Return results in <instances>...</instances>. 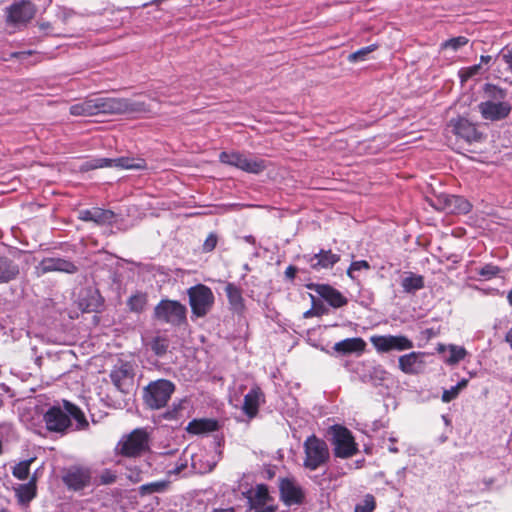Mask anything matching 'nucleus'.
<instances>
[{
	"label": "nucleus",
	"mask_w": 512,
	"mask_h": 512,
	"mask_svg": "<svg viewBox=\"0 0 512 512\" xmlns=\"http://www.w3.org/2000/svg\"><path fill=\"white\" fill-rule=\"evenodd\" d=\"M175 389V384L168 379L151 381L143 388V402L151 410L162 409L167 406Z\"/></svg>",
	"instance_id": "1"
},
{
	"label": "nucleus",
	"mask_w": 512,
	"mask_h": 512,
	"mask_svg": "<svg viewBox=\"0 0 512 512\" xmlns=\"http://www.w3.org/2000/svg\"><path fill=\"white\" fill-rule=\"evenodd\" d=\"M153 319L159 323L180 327L187 324V308L177 300L162 299L154 307Z\"/></svg>",
	"instance_id": "2"
},
{
	"label": "nucleus",
	"mask_w": 512,
	"mask_h": 512,
	"mask_svg": "<svg viewBox=\"0 0 512 512\" xmlns=\"http://www.w3.org/2000/svg\"><path fill=\"white\" fill-rule=\"evenodd\" d=\"M303 449L305 454L303 466L310 471L317 470L329 461L330 452L327 443L315 434L306 438Z\"/></svg>",
	"instance_id": "3"
},
{
	"label": "nucleus",
	"mask_w": 512,
	"mask_h": 512,
	"mask_svg": "<svg viewBox=\"0 0 512 512\" xmlns=\"http://www.w3.org/2000/svg\"><path fill=\"white\" fill-rule=\"evenodd\" d=\"M332 435L331 442L334 446V456L341 459L351 458L358 452L352 432L343 425L335 424L329 428Z\"/></svg>",
	"instance_id": "4"
},
{
	"label": "nucleus",
	"mask_w": 512,
	"mask_h": 512,
	"mask_svg": "<svg viewBox=\"0 0 512 512\" xmlns=\"http://www.w3.org/2000/svg\"><path fill=\"white\" fill-rule=\"evenodd\" d=\"M192 316L205 317L212 309L215 297L210 287L197 284L187 290Z\"/></svg>",
	"instance_id": "5"
},
{
	"label": "nucleus",
	"mask_w": 512,
	"mask_h": 512,
	"mask_svg": "<svg viewBox=\"0 0 512 512\" xmlns=\"http://www.w3.org/2000/svg\"><path fill=\"white\" fill-rule=\"evenodd\" d=\"M94 112L97 114L135 113L143 110V105L126 98L95 97Z\"/></svg>",
	"instance_id": "6"
},
{
	"label": "nucleus",
	"mask_w": 512,
	"mask_h": 512,
	"mask_svg": "<svg viewBox=\"0 0 512 512\" xmlns=\"http://www.w3.org/2000/svg\"><path fill=\"white\" fill-rule=\"evenodd\" d=\"M149 449V436L144 429H134L117 445L118 454L128 458L141 456Z\"/></svg>",
	"instance_id": "7"
},
{
	"label": "nucleus",
	"mask_w": 512,
	"mask_h": 512,
	"mask_svg": "<svg viewBox=\"0 0 512 512\" xmlns=\"http://www.w3.org/2000/svg\"><path fill=\"white\" fill-rule=\"evenodd\" d=\"M109 377L114 387L128 394L134 386L135 365L130 361L118 359L113 365Z\"/></svg>",
	"instance_id": "8"
},
{
	"label": "nucleus",
	"mask_w": 512,
	"mask_h": 512,
	"mask_svg": "<svg viewBox=\"0 0 512 512\" xmlns=\"http://www.w3.org/2000/svg\"><path fill=\"white\" fill-rule=\"evenodd\" d=\"M36 9L30 1H18L6 8V22L9 26H25L35 15Z\"/></svg>",
	"instance_id": "9"
},
{
	"label": "nucleus",
	"mask_w": 512,
	"mask_h": 512,
	"mask_svg": "<svg viewBox=\"0 0 512 512\" xmlns=\"http://www.w3.org/2000/svg\"><path fill=\"white\" fill-rule=\"evenodd\" d=\"M370 342L379 353L412 349L413 342L404 335H374Z\"/></svg>",
	"instance_id": "10"
},
{
	"label": "nucleus",
	"mask_w": 512,
	"mask_h": 512,
	"mask_svg": "<svg viewBox=\"0 0 512 512\" xmlns=\"http://www.w3.org/2000/svg\"><path fill=\"white\" fill-rule=\"evenodd\" d=\"M279 492L280 499L287 506L302 505L305 502V492L293 478L280 479Z\"/></svg>",
	"instance_id": "11"
},
{
	"label": "nucleus",
	"mask_w": 512,
	"mask_h": 512,
	"mask_svg": "<svg viewBox=\"0 0 512 512\" xmlns=\"http://www.w3.org/2000/svg\"><path fill=\"white\" fill-rule=\"evenodd\" d=\"M78 270L79 268L74 262L60 257H45L37 266L38 275H44L51 272L75 274Z\"/></svg>",
	"instance_id": "12"
},
{
	"label": "nucleus",
	"mask_w": 512,
	"mask_h": 512,
	"mask_svg": "<svg viewBox=\"0 0 512 512\" xmlns=\"http://www.w3.org/2000/svg\"><path fill=\"white\" fill-rule=\"evenodd\" d=\"M46 429L50 432L64 434L71 426L69 416L59 406L50 407L43 415Z\"/></svg>",
	"instance_id": "13"
},
{
	"label": "nucleus",
	"mask_w": 512,
	"mask_h": 512,
	"mask_svg": "<svg viewBox=\"0 0 512 512\" xmlns=\"http://www.w3.org/2000/svg\"><path fill=\"white\" fill-rule=\"evenodd\" d=\"M306 288L316 292L331 307L337 309L348 303V299L336 288L329 284L309 283Z\"/></svg>",
	"instance_id": "14"
},
{
	"label": "nucleus",
	"mask_w": 512,
	"mask_h": 512,
	"mask_svg": "<svg viewBox=\"0 0 512 512\" xmlns=\"http://www.w3.org/2000/svg\"><path fill=\"white\" fill-rule=\"evenodd\" d=\"M303 259L312 270L320 271L322 269H332L340 261V255L333 253L331 249H320L318 253L313 255H303Z\"/></svg>",
	"instance_id": "15"
},
{
	"label": "nucleus",
	"mask_w": 512,
	"mask_h": 512,
	"mask_svg": "<svg viewBox=\"0 0 512 512\" xmlns=\"http://www.w3.org/2000/svg\"><path fill=\"white\" fill-rule=\"evenodd\" d=\"M62 480L68 489L78 491L90 484L91 473L88 468L74 466L65 472Z\"/></svg>",
	"instance_id": "16"
},
{
	"label": "nucleus",
	"mask_w": 512,
	"mask_h": 512,
	"mask_svg": "<svg viewBox=\"0 0 512 512\" xmlns=\"http://www.w3.org/2000/svg\"><path fill=\"white\" fill-rule=\"evenodd\" d=\"M247 498L250 509H254L255 512H275L276 510L275 506L268 505L272 501V497L266 484H258L254 493L247 496Z\"/></svg>",
	"instance_id": "17"
},
{
	"label": "nucleus",
	"mask_w": 512,
	"mask_h": 512,
	"mask_svg": "<svg viewBox=\"0 0 512 512\" xmlns=\"http://www.w3.org/2000/svg\"><path fill=\"white\" fill-rule=\"evenodd\" d=\"M448 126L453 128V132L456 136L469 143L479 142L483 138V134L478 131L476 125L465 118L452 120L449 122Z\"/></svg>",
	"instance_id": "18"
},
{
	"label": "nucleus",
	"mask_w": 512,
	"mask_h": 512,
	"mask_svg": "<svg viewBox=\"0 0 512 512\" xmlns=\"http://www.w3.org/2000/svg\"><path fill=\"white\" fill-rule=\"evenodd\" d=\"M78 218L84 222H94L97 225H112L116 221V214L110 209L92 207L79 211Z\"/></svg>",
	"instance_id": "19"
},
{
	"label": "nucleus",
	"mask_w": 512,
	"mask_h": 512,
	"mask_svg": "<svg viewBox=\"0 0 512 512\" xmlns=\"http://www.w3.org/2000/svg\"><path fill=\"white\" fill-rule=\"evenodd\" d=\"M478 109L482 117L490 121H498L506 118L510 111L511 105L508 102H491L482 101L478 105Z\"/></svg>",
	"instance_id": "20"
},
{
	"label": "nucleus",
	"mask_w": 512,
	"mask_h": 512,
	"mask_svg": "<svg viewBox=\"0 0 512 512\" xmlns=\"http://www.w3.org/2000/svg\"><path fill=\"white\" fill-rule=\"evenodd\" d=\"M264 402V393L259 386H254L244 396L242 410L249 418H254L259 412L260 403Z\"/></svg>",
	"instance_id": "21"
},
{
	"label": "nucleus",
	"mask_w": 512,
	"mask_h": 512,
	"mask_svg": "<svg viewBox=\"0 0 512 512\" xmlns=\"http://www.w3.org/2000/svg\"><path fill=\"white\" fill-rule=\"evenodd\" d=\"M421 352H411L402 355L398 359L399 369L409 375L418 374L423 368V361L421 360Z\"/></svg>",
	"instance_id": "22"
},
{
	"label": "nucleus",
	"mask_w": 512,
	"mask_h": 512,
	"mask_svg": "<svg viewBox=\"0 0 512 512\" xmlns=\"http://www.w3.org/2000/svg\"><path fill=\"white\" fill-rule=\"evenodd\" d=\"M225 293L230 309L237 314H242L245 310V301L242 295V289L236 284L228 282L225 286Z\"/></svg>",
	"instance_id": "23"
},
{
	"label": "nucleus",
	"mask_w": 512,
	"mask_h": 512,
	"mask_svg": "<svg viewBox=\"0 0 512 512\" xmlns=\"http://www.w3.org/2000/svg\"><path fill=\"white\" fill-rule=\"evenodd\" d=\"M15 495L18 503L21 505L29 504L37 495V476L33 474L28 483L20 484L15 489Z\"/></svg>",
	"instance_id": "24"
},
{
	"label": "nucleus",
	"mask_w": 512,
	"mask_h": 512,
	"mask_svg": "<svg viewBox=\"0 0 512 512\" xmlns=\"http://www.w3.org/2000/svg\"><path fill=\"white\" fill-rule=\"evenodd\" d=\"M219 428L218 421L211 418L193 419L186 427L189 434L201 435L217 431Z\"/></svg>",
	"instance_id": "25"
},
{
	"label": "nucleus",
	"mask_w": 512,
	"mask_h": 512,
	"mask_svg": "<svg viewBox=\"0 0 512 512\" xmlns=\"http://www.w3.org/2000/svg\"><path fill=\"white\" fill-rule=\"evenodd\" d=\"M63 408L70 420H75L76 430H86L89 427V422L79 406L68 400H63Z\"/></svg>",
	"instance_id": "26"
},
{
	"label": "nucleus",
	"mask_w": 512,
	"mask_h": 512,
	"mask_svg": "<svg viewBox=\"0 0 512 512\" xmlns=\"http://www.w3.org/2000/svg\"><path fill=\"white\" fill-rule=\"evenodd\" d=\"M116 167L118 169L127 170H143L147 168L146 162H95V164L85 165L81 167V171H88L91 169H98L103 167Z\"/></svg>",
	"instance_id": "27"
},
{
	"label": "nucleus",
	"mask_w": 512,
	"mask_h": 512,
	"mask_svg": "<svg viewBox=\"0 0 512 512\" xmlns=\"http://www.w3.org/2000/svg\"><path fill=\"white\" fill-rule=\"evenodd\" d=\"M366 343L362 338H347L335 343L334 350L342 354H350L354 352H363Z\"/></svg>",
	"instance_id": "28"
},
{
	"label": "nucleus",
	"mask_w": 512,
	"mask_h": 512,
	"mask_svg": "<svg viewBox=\"0 0 512 512\" xmlns=\"http://www.w3.org/2000/svg\"><path fill=\"white\" fill-rule=\"evenodd\" d=\"M19 274V267L13 260L0 256V283L14 280Z\"/></svg>",
	"instance_id": "29"
},
{
	"label": "nucleus",
	"mask_w": 512,
	"mask_h": 512,
	"mask_svg": "<svg viewBox=\"0 0 512 512\" xmlns=\"http://www.w3.org/2000/svg\"><path fill=\"white\" fill-rule=\"evenodd\" d=\"M402 279L401 286L406 293H414L425 287L424 277L413 272L406 273Z\"/></svg>",
	"instance_id": "30"
},
{
	"label": "nucleus",
	"mask_w": 512,
	"mask_h": 512,
	"mask_svg": "<svg viewBox=\"0 0 512 512\" xmlns=\"http://www.w3.org/2000/svg\"><path fill=\"white\" fill-rule=\"evenodd\" d=\"M484 92V101H491V102H505L504 99L506 97V90L493 85V84H485L483 88Z\"/></svg>",
	"instance_id": "31"
},
{
	"label": "nucleus",
	"mask_w": 512,
	"mask_h": 512,
	"mask_svg": "<svg viewBox=\"0 0 512 512\" xmlns=\"http://www.w3.org/2000/svg\"><path fill=\"white\" fill-rule=\"evenodd\" d=\"M70 113L74 116H93L94 102L93 98L85 99L84 101L74 104L70 107Z\"/></svg>",
	"instance_id": "32"
},
{
	"label": "nucleus",
	"mask_w": 512,
	"mask_h": 512,
	"mask_svg": "<svg viewBox=\"0 0 512 512\" xmlns=\"http://www.w3.org/2000/svg\"><path fill=\"white\" fill-rule=\"evenodd\" d=\"M35 457L20 461L12 468V475L18 480H26L30 475L31 464L35 461Z\"/></svg>",
	"instance_id": "33"
},
{
	"label": "nucleus",
	"mask_w": 512,
	"mask_h": 512,
	"mask_svg": "<svg viewBox=\"0 0 512 512\" xmlns=\"http://www.w3.org/2000/svg\"><path fill=\"white\" fill-rule=\"evenodd\" d=\"M147 304V296L144 293H136L129 297L127 306L130 311L141 313Z\"/></svg>",
	"instance_id": "34"
},
{
	"label": "nucleus",
	"mask_w": 512,
	"mask_h": 512,
	"mask_svg": "<svg viewBox=\"0 0 512 512\" xmlns=\"http://www.w3.org/2000/svg\"><path fill=\"white\" fill-rule=\"evenodd\" d=\"M168 485L169 482L165 480L143 484L139 487V494L144 496L153 493H161L167 489Z\"/></svg>",
	"instance_id": "35"
},
{
	"label": "nucleus",
	"mask_w": 512,
	"mask_h": 512,
	"mask_svg": "<svg viewBox=\"0 0 512 512\" xmlns=\"http://www.w3.org/2000/svg\"><path fill=\"white\" fill-rule=\"evenodd\" d=\"M150 348L153 353L161 357L166 354L169 347V339L166 336H155L150 342Z\"/></svg>",
	"instance_id": "36"
},
{
	"label": "nucleus",
	"mask_w": 512,
	"mask_h": 512,
	"mask_svg": "<svg viewBox=\"0 0 512 512\" xmlns=\"http://www.w3.org/2000/svg\"><path fill=\"white\" fill-rule=\"evenodd\" d=\"M248 173H260L264 170V162H225Z\"/></svg>",
	"instance_id": "37"
},
{
	"label": "nucleus",
	"mask_w": 512,
	"mask_h": 512,
	"mask_svg": "<svg viewBox=\"0 0 512 512\" xmlns=\"http://www.w3.org/2000/svg\"><path fill=\"white\" fill-rule=\"evenodd\" d=\"M449 353L450 355L446 360V363L449 365H455L459 363L467 355V351L464 347L453 344L449 345Z\"/></svg>",
	"instance_id": "38"
},
{
	"label": "nucleus",
	"mask_w": 512,
	"mask_h": 512,
	"mask_svg": "<svg viewBox=\"0 0 512 512\" xmlns=\"http://www.w3.org/2000/svg\"><path fill=\"white\" fill-rule=\"evenodd\" d=\"M500 268L492 263L486 264L477 270V274L482 280H490L500 273Z\"/></svg>",
	"instance_id": "39"
},
{
	"label": "nucleus",
	"mask_w": 512,
	"mask_h": 512,
	"mask_svg": "<svg viewBox=\"0 0 512 512\" xmlns=\"http://www.w3.org/2000/svg\"><path fill=\"white\" fill-rule=\"evenodd\" d=\"M182 402L173 403L170 408H168L164 413L160 415V418L168 421L178 420L181 417V412L183 410Z\"/></svg>",
	"instance_id": "40"
},
{
	"label": "nucleus",
	"mask_w": 512,
	"mask_h": 512,
	"mask_svg": "<svg viewBox=\"0 0 512 512\" xmlns=\"http://www.w3.org/2000/svg\"><path fill=\"white\" fill-rule=\"evenodd\" d=\"M376 507L375 498L371 494H367L364 500L355 506L354 512H373Z\"/></svg>",
	"instance_id": "41"
},
{
	"label": "nucleus",
	"mask_w": 512,
	"mask_h": 512,
	"mask_svg": "<svg viewBox=\"0 0 512 512\" xmlns=\"http://www.w3.org/2000/svg\"><path fill=\"white\" fill-rule=\"evenodd\" d=\"M454 206V211H464L469 212L472 208V205L469 201L462 197H456L453 196L452 199H450V206Z\"/></svg>",
	"instance_id": "42"
},
{
	"label": "nucleus",
	"mask_w": 512,
	"mask_h": 512,
	"mask_svg": "<svg viewBox=\"0 0 512 512\" xmlns=\"http://www.w3.org/2000/svg\"><path fill=\"white\" fill-rule=\"evenodd\" d=\"M371 268L370 264L368 261L366 260H358V261H353L349 268L347 269L346 271V274L349 278L351 279H354V275L353 273L355 271H360V270H369Z\"/></svg>",
	"instance_id": "43"
},
{
	"label": "nucleus",
	"mask_w": 512,
	"mask_h": 512,
	"mask_svg": "<svg viewBox=\"0 0 512 512\" xmlns=\"http://www.w3.org/2000/svg\"><path fill=\"white\" fill-rule=\"evenodd\" d=\"M468 43V39L464 36H459L455 38H451L445 41L442 44V48L444 49H452L453 51L458 50L460 47L466 45Z\"/></svg>",
	"instance_id": "44"
},
{
	"label": "nucleus",
	"mask_w": 512,
	"mask_h": 512,
	"mask_svg": "<svg viewBox=\"0 0 512 512\" xmlns=\"http://www.w3.org/2000/svg\"><path fill=\"white\" fill-rule=\"evenodd\" d=\"M375 49V46L374 45H370V46H367V47H363L359 50H357L356 52L354 53H351L349 56H348V60L350 62H357V61H363L365 60V56L369 53H371L373 50Z\"/></svg>",
	"instance_id": "45"
},
{
	"label": "nucleus",
	"mask_w": 512,
	"mask_h": 512,
	"mask_svg": "<svg viewBox=\"0 0 512 512\" xmlns=\"http://www.w3.org/2000/svg\"><path fill=\"white\" fill-rule=\"evenodd\" d=\"M117 474L111 469H104L99 475V483L101 485H109L115 483Z\"/></svg>",
	"instance_id": "46"
},
{
	"label": "nucleus",
	"mask_w": 512,
	"mask_h": 512,
	"mask_svg": "<svg viewBox=\"0 0 512 512\" xmlns=\"http://www.w3.org/2000/svg\"><path fill=\"white\" fill-rule=\"evenodd\" d=\"M218 243V236L216 233L211 232L207 238L205 239L203 245H202V251L204 253H210L212 252Z\"/></svg>",
	"instance_id": "47"
},
{
	"label": "nucleus",
	"mask_w": 512,
	"mask_h": 512,
	"mask_svg": "<svg viewBox=\"0 0 512 512\" xmlns=\"http://www.w3.org/2000/svg\"><path fill=\"white\" fill-rule=\"evenodd\" d=\"M127 478L132 483H138L142 480V470L138 467L128 468Z\"/></svg>",
	"instance_id": "48"
},
{
	"label": "nucleus",
	"mask_w": 512,
	"mask_h": 512,
	"mask_svg": "<svg viewBox=\"0 0 512 512\" xmlns=\"http://www.w3.org/2000/svg\"><path fill=\"white\" fill-rule=\"evenodd\" d=\"M458 394L459 391L456 388V386H452L450 389L443 391L441 399L443 402L449 403L455 398H457Z\"/></svg>",
	"instance_id": "49"
},
{
	"label": "nucleus",
	"mask_w": 512,
	"mask_h": 512,
	"mask_svg": "<svg viewBox=\"0 0 512 512\" xmlns=\"http://www.w3.org/2000/svg\"><path fill=\"white\" fill-rule=\"evenodd\" d=\"M479 69L480 65H473L471 67H467L460 71V76L462 77V80H467L468 78L475 76L478 73Z\"/></svg>",
	"instance_id": "50"
},
{
	"label": "nucleus",
	"mask_w": 512,
	"mask_h": 512,
	"mask_svg": "<svg viewBox=\"0 0 512 512\" xmlns=\"http://www.w3.org/2000/svg\"><path fill=\"white\" fill-rule=\"evenodd\" d=\"M312 312L313 316H322L328 312L327 308L324 306L322 302H316L315 298L312 296Z\"/></svg>",
	"instance_id": "51"
},
{
	"label": "nucleus",
	"mask_w": 512,
	"mask_h": 512,
	"mask_svg": "<svg viewBox=\"0 0 512 512\" xmlns=\"http://www.w3.org/2000/svg\"><path fill=\"white\" fill-rule=\"evenodd\" d=\"M219 158H220V160H237V161L246 160L245 158H242V155H240L236 152L228 153L226 151L221 152L219 155Z\"/></svg>",
	"instance_id": "52"
},
{
	"label": "nucleus",
	"mask_w": 512,
	"mask_h": 512,
	"mask_svg": "<svg viewBox=\"0 0 512 512\" xmlns=\"http://www.w3.org/2000/svg\"><path fill=\"white\" fill-rule=\"evenodd\" d=\"M187 467V461L184 460L183 462H180L175 465V467L171 470L167 471L168 476L171 475H179L183 470H185Z\"/></svg>",
	"instance_id": "53"
},
{
	"label": "nucleus",
	"mask_w": 512,
	"mask_h": 512,
	"mask_svg": "<svg viewBox=\"0 0 512 512\" xmlns=\"http://www.w3.org/2000/svg\"><path fill=\"white\" fill-rule=\"evenodd\" d=\"M297 272H298V268L296 266L289 265L285 269L284 274H285L286 279L293 281L296 277Z\"/></svg>",
	"instance_id": "54"
},
{
	"label": "nucleus",
	"mask_w": 512,
	"mask_h": 512,
	"mask_svg": "<svg viewBox=\"0 0 512 512\" xmlns=\"http://www.w3.org/2000/svg\"><path fill=\"white\" fill-rule=\"evenodd\" d=\"M503 61L507 64L508 69L512 72V51L503 54Z\"/></svg>",
	"instance_id": "55"
},
{
	"label": "nucleus",
	"mask_w": 512,
	"mask_h": 512,
	"mask_svg": "<svg viewBox=\"0 0 512 512\" xmlns=\"http://www.w3.org/2000/svg\"><path fill=\"white\" fill-rule=\"evenodd\" d=\"M211 512H236L234 507L214 508Z\"/></svg>",
	"instance_id": "56"
},
{
	"label": "nucleus",
	"mask_w": 512,
	"mask_h": 512,
	"mask_svg": "<svg viewBox=\"0 0 512 512\" xmlns=\"http://www.w3.org/2000/svg\"><path fill=\"white\" fill-rule=\"evenodd\" d=\"M505 341L510 345V347L512 349V327L506 333Z\"/></svg>",
	"instance_id": "57"
},
{
	"label": "nucleus",
	"mask_w": 512,
	"mask_h": 512,
	"mask_svg": "<svg viewBox=\"0 0 512 512\" xmlns=\"http://www.w3.org/2000/svg\"><path fill=\"white\" fill-rule=\"evenodd\" d=\"M467 384H468V380L467 379H462L455 386L458 389V391L460 392V390L465 388L467 386Z\"/></svg>",
	"instance_id": "58"
},
{
	"label": "nucleus",
	"mask_w": 512,
	"mask_h": 512,
	"mask_svg": "<svg viewBox=\"0 0 512 512\" xmlns=\"http://www.w3.org/2000/svg\"><path fill=\"white\" fill-rule=\"evenodd\" d=\"M480 59H481L482 63H486L487 64V63H489L491 61V56H489V55H482Z\"/></svg>",
	"instance_id": "59"
},
{
	"label": "nucleus",
	"mask_w": 512,
	"mask_h": 512,
	"mask_svg": "<svg viewBox=\"0 0 512 512\" xmlns=\"http://www.w3.org/2000/svg\"><path fill=\"white\" fill-rule=\"evenodd\" d=\"M507 301L510 306H512V289L507 294Z\"/></svg>",
	"instance_id": "60"
},
{
	"label": "nucleus",
	"mask_w": 512,
	"mask_h": 512,
	"mask_svg": "<svg viewBox=\"0 0 512 512\" xmlns=\"http://www.w3.org/2000/svg\"><path fill=\"white\" fill-rule=\"evenodd\" d=\"M100 160H112L111 158H101ZM116 160L122 161V160H129L127 157H119Z\"/></svg>",
	"instance_id": "61"
},
{
	"label": "nucleus",
	"mask_w": 512,
	"mask_h": 512,
	"mask_svg": "<svg viewBox=\"0 0 512 512\" xmlns=\"http://www.w3.org/2000/svg\"><path fill=\"white\" fill-rule=\"evenodd\" d=\"M48 26H49V23H43V24H41V28H42V29H46V28H48Z\"/></svg>",
	"instance_id": "62"
},
{
	"label": "nucleus",
	"mask_w": 512,
	"mask_h": 512,
	"mask_svg": "<svg viewBox=\"0 0 512 512\" xmlns=\"http://www.w3.org/2000/svg\"><path fill=\"white\" fill-rule=\"evenodd\" d=\"M310 315H313L312 309L305 313V316H310Z\"/></svg>",
	"instance_id": "63"
},
{
	"label": "nucleus",
	"mask_w": 512,
	"mask_h": 512,
	"mask_svg": "<svg viewBox=\"0 0 512 512\" xmlns=\"http://www.w3.org/2000/svg\"><path fill=\"white\" fill-rule=\"evenodd\" d=\"M390 451L397 452V449H394V447H391Z\"/></svg>",
	"instance_id": "64"
}]
</instances>
